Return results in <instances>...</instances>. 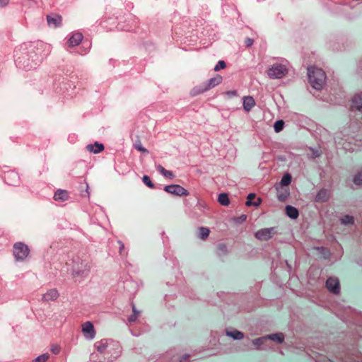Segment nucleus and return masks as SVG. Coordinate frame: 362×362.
I'll list each match as a JSON object with an SVG mask.
<instances>
[{
    "mask_svg": "<svg viewBox=\"0 0 362 362\" xmlns=\"http://www.w3.org/2000/svg\"><path fill=\"white\" fill-rule=\"evenodd\" d=\"M308 76L309 82L313 88L316 90L322 88L326 79L325 73L322 69L310 66L308 68Z\"/></svg>",
    "mask_w": 362,
    "mask_h": 362,
    "instance_id": "obj_1",
    "label": "nucleus"
},
{
    "mask_svg": "<svg viewBox=\"0 0 362 362\" xmlns=\"http://www.w3.org/2000/svg\"><path fill=\"white\" fill-rule=\"evenodd\" d=\"M222 77L221 76L217 74L216 76L211 78L209 81H207L205 83H203L201 86L199 87L194 88L192 90V94L193 95H196L200 93H202L204 92L207 91L208 90L216 86L217 85L220 84L222 82Z\"/></svg>",
    "mask_w": 362,
    "mask_h": 362,
    "instance_id": "obj_2",
    "label": "nucleus"
},
{
    "mask_svg": "<svg viewBox=\"0 0 362 362\" xmlns=\"http://www.w3.org/2000/svg\"><path fill=\"white\" fill-rule=\"evenodd\" d=\"M13 253L16 260H24L29 255V249L24 243H16L13 245Z\"/></svg>",
    "mask_w": 362,
    "mask_h": 362,
    "instance_id": "obj_3",
    "label": "nucleus"
},
{
    "mask_svg": "<svg viewBox=\"0 0 362 362\" xmlns=\"http://www.w3.org/2000/svg\"><path fill=\"white\" fill-rule=\"evenodd\" d=\"M287 73L285 66L279 64L272 65L267 71L268 76L271 78H281Z\"/></svg>",
    "mask_w": 362,
    "mask_h": 362,
    "instance_id": "obj_4",
    "label": "nucleus"
},
{
    "mask_svg": "<svg viewBox=\"0 0 362 362\" xmlns=\"http://www.w3.org/2000/svg\"><path fill=\"white\" fill-rule=\"evenodd\" d=\"M164 190L170 194L181 196H187L189 192L187 189L178 185H171L165 187Z\"/></svg>",
    "mask_w": 362,
    "mask_h": 362,
    "instance_id": "obj_5",
    "label": "nucleus"
},
{
    "mask_svg": "<svg viewBox=\"0 0 362 362\" xmlns=\"http://www.w3.org/2000/svg\"><path fill=\"white\" fill-rule=\"evenodd\" d=\"M276 233L274 228H264L255 233V237L260 240H267Z\"/></svg>",
    "mask_w": 362,
    "mask_h": 362,
    "instance_id": "obj_6",
    "label": "nucleus"
},
{
    "mask_svg": "<svg viewBox=\"0 0 362 362\" xmlns=\"http://www.w3.org/2000/svg\"><path fill=\"white\" fill-rule=\"evenodd\" d=\"M326 286L327 289L334 294L339 293V282L337 278L330 277L326 281Z\"/></svg>",
    "mask_w": 362,
    "mask_h": 362,
    "instance_id": "obj_7",
    "label": "nucleus"
},
{
    "mask_svg": "<svg viewBox=\"0 0 362 362\" xmlns=\"http://www.w3.org/2000/svg\"><path fill=\"white\" fill-rule=\"evenodd\" d=\"M47 23L49 27L56 28L62 23V17L56 13H52L47 16Z\"/></svg>",
    "mask_w": 362,
    "mask_h": 362,
    "instance_id": "obj_8",
    "label": "nucleus"
},
{
    "mask_svg": "<svg viewBox=\"0 0 362 362\" xmlns=\"http://www.w3.org/2000/svg\"><path fill=\"white\" fill-rule=\"evenodd\" d=\"M59 293L57 289H49L42 296V300L43 302H49L51 300H56L59 297Z\"/></svg>",
    "mask_w": 362,
    "mask_h": 362,
    "instance_id": "obj_9",
    "label": "nucleus"
},
{
    "mask_svg": "<svg viewBox=\"0 0 362 362\" xmlns=\"http://www.w3.org/2000/svg\"><path fill=\"white\" fill-rule=\"evenodd\" d=\"M90 266L87 263L81 262V265L73 267V272L77 275L84 276L90 271Z\"/></svg>",
    "mask_w": 362,
    "mask_h": 362,
    "instance_id": "obj_10",
    "label": "nucleus"
},
{
    "mask_svg": "<svg viewBox=\"0 0 362 362\" xmlns=\"http://www.w3.org/2000/svg\"><path fill=\"white\" fill-rule=\"evenodd\" d=\"M83 35L81 33H74L68 40L69 47H75L80 44L83 40Z\"/></svg>",
    "mask_w": 362,
    "mask_h": 362,
    "instance_id": "obj_11",
    "label": "nucleus"
},
{
    "mask_svg": "<svg viewBox=\"0 0 362 362\" xmlns=\"http://www.w3.org/2000/svg\"><path fill=\"white\" fill-rule=\"evenodd\" d=\"M86 150L93 153H98L104 150V146L103 144L95 142L94 144H88L86 147Z\"/></svg>",
    "mask_w": 362,
    "mask_h": 362,
    "instance_id": "obj_12",
    "label": "nucleus"
},
{
    "mask_svg": "<svg viewBox=\"0 0 362 362\" xmlns=\"http://www.w3.org/2000/svg\"><path fill=\"white\" fill-rule=\"evenodd\" d=\"M69 198V192L64 189H58L54 195V199L55 201L64 202L68 200Z\"/></svg>",
    "mask_w": 362,
    "mask_h": 362,
    "instance_id": "obj_13",
    "label": "nucleus"
},
{
    "mask_svg": "<svg viewBox=\"0 0 362 362\" xmlns=\"http://www.w3.org/2000/svg\"><path fill=\"white\" fill-rule=\"evenodd\" d=\"M351 109L362 111V94L356 95L352 99Z\"/></svg>",
    "mask_w": 362,
    "mask_h": 362,
    "instance_id": "obj_14",
    "label": "nucleus"
},
{
    "mask_svg": "<svg viewBox=\"0 0 362 362\" xmlns=\"http://www.w3.org/2000/svg\"><path fill=\"white\" fill-rule=\"evenodd\" d=\"M255 105V100L251 96H246L243 98V107L247 112L251 110V109Z\"/></svg>",
    "mask_w": 362,
    "mask_h": 362,
    "instance_id": "obj_15",
    "label": "nucleus"
},
{
    "mask_svg": "<svg viewBox=\"0 0 362 362\" xmlns=\"http://www.w3.org/2000/svg\"><path fill=\"white\" fill-rule=\"evenodd\" d=\"M82 331L84 334H89L90 338H93L95 335L94 327L90 322H85L82 326Z\"/></svg>",
    "mask_w": 362,
    "mask_h": 362,
    "instance_id": "obj_16",
    "label": "nucleus"
},
{
    "mask_svg": "<svg viewBox=\"0 0 362 362\" xmlns=\"http://www.w3.org/2000/svg\"><path fill=\"white\" fill-rule=\"evenodd\" d=\"M329 194L327 189H320L315 197V202H325L328 200Z\"/></svg>",
    "mask_w": 362,
    "mask_h": 362,
    "instance_id": "obj_17",
    "label": "nucleus"
},
{
    "mask_svg": "<svg viewBox=\"0 0 362 362\" xmlns=\"http://www.w3.org/2000/svg\"><path fill=\"white\" fill-rule=\"evenodd\" d=\"M277 197L279 200L284 202L287 197L289 196V190L288 188H284V187H281V189H278Z\"/></svg>",
    "mask_w": 362,
    "mask_h": 362,
    "instance_id": "obj_18",
    "label": "nucleus"
},
{
    "mask_svg": "<svg viewBox=\"0 0 362 362\" xmlns=\"http://www.w3.org/2000/svg\"><path fill=\"white\" fill-rule=\"evenodd\" d=\"M255 197H256V195L253 193L249 194L247 197V201H246L245 204L248 206H257L260 205L261 199L259 198H258L257 199V201L252 202V199H255Z\"/></svg>",
    "mask_w": 362,
    "mask_h": 362,
    "instance_id": "obj_19",
    "label": "nucleus"
},
{
    "mask_svg": "<svg viewBox=\"0 0 362 362\" xmlns=\"http://www.w3.org/2000/svg\"><path fill=\"white\" fill-rule=\"evenodd\" d=\"M286 214L291 218H296L299 214L298 209L292 206H287L286 207Z\"/></svg>",
    "mask_w": 362,
    "mask_h": 362,
    "instance_id": "obj_20",
    "label": "nucleus"
},
{
    "mask_svg": "<svg viewBox=\"0 0 362 362\" xmlns=\"http://www.w3.org/2000/svg\"><path fill=\"white\" fill-rule=\"evenodd\" d=\"M266 337H267V340L271 339L273 341H276L279 343L283 342V341L284 339V336L282 333L269 334V335L267 336Z\"/></svg>",
    "mask_w": 362,
    "mask_h": 362,
    "instance_id": "obj_21",
    "label": "nucleus"
},
{
    "mask_svg": "<svg viewBox=\"0 0 362 362\" xmlns=\"http://www.w3.org/2000/svg\"><path fill=\"white\" fill-rule=\"evenodd\" d=\"M157 170L163 175L165 176V177L167 178H169V179H172L174 177V175L173 173V172L170 171V170H165L162 165H158L157 166Z\"/></svg>",
    "mask_w": 362,
    "mask_h": 362,
    "instance_id": "obj_22",
    "label": "nucleus"
},
{
    "mask_svg": "<svg viewBox=\"0 0 362 362\" xmlns=\"http://www.w3.org/2000/svg\"><path fill=\"white\" fill-rule=\"evenodd\" d=\"M210 230L209 228L205 227H201L199 228V238L202 240H206L209 235Z\"/></svg>",
    "mask_w": 362,
    "mask_h": 362,
    "instance_id": "obj_23",
    "label": "nucleus"
},
{
    "mask_svg": "<svg viewBox=\"0 0 362 362\" xmlns=\"http://www.w3.org/2000/svg\"><path fill=\"white\" fill-rule=\"evenodd\" d=\"M218 202L223 206H228L230 203L229 198L227 194H220L218 198Z\"/></svg>",
    "mask_w": 362,
    "mask_h": 362,
    "instance_id": "obj_24",
    "label": "nucleus"
},
{
    "mask_svg": "<svg viewBox=\"0 0 362 362\" xmlns=\"http://www.w3.org/2000/svg\"><path fill=\"white\" fill-rule=\"evenodd\" d=\"M291 182V176L290 174H285L280 182L281 187H287Z\"/></svg>",
    "mask_w": 362,
    "mask_h": 362,
    "instance_id": "obj_25",
    "label": "nucleus"
},
{
    "mask_svg": "<svg viewBox=\"0 0 362 362\" xmlns=\"http://www.w3.org/2000/svg\"><path fill=\"white\" fill-rule=\"evenodd\" d=\"M227 335L233 337L234 339H241L244 337L243 333L238 330L227 332Z\"/></svg>",
    "mask_w": 362,
    "mask_h": 362,
    "instance_id": "obj_26",
    "label": "nucleus"
},
{
    "mask_svg": "<svg viewBox=\"0 0 362 362\" xmlns=\"http://www.w3.org/2000/svg\"><path fill=\"white\" fill-rule=\"evenodd\" d=\"M134 146L137 151L140 152L148 153L147 149L142 146L141 141L139 139L135 141Z\"/></svg>",
    "mask_w": 362,
    "mask_h": 362,
    "instance_id": "obj_27",
    "label": "nucleus"
},
{
    "mask_svg": "<svg viewBox=\"0 0 362 362\" xmlns=\"http://www.w3.org/2000/svg\"><path fill=\"white\" fill-rule=\"evenodd\" d=\"M284 126L283 120H278L274 123V128L276 132H280Z\"/></svg>",
    "mask_w": 362,
    "mask_h": 362,
    "instance_id": "obj_28",
    "label": "nucleus"
},
{
    "mask_svg": "<svg viewBox=\"0 0 362 362\" xmlns=\"http://www.w3.org/2000/svg\"><path fill=\"white\" fill-rule=\"evenodd\" d=\"M49 354L46 353V354H42V355L39 356L38 357H37L33 361V362H45L49 359Z\"/></svg>",
    "mask_w": 362,
    "mask_h": 362,
    "instance_id": "obj_29",
    "label": "nucleus"
},
{
    "mask_svg": "<svg viewBox=\"0 0 362 362\" xmlns=\"http://www.w3.org/2000/svg\"><path fill=\"white\" fill-rule=\"evenodd\" d=\"M341 223L343 224H352L354 223V217L346 215L344 216L341 219Z\"/></svg>",
    "mask_w": 362,
    "mask_h": 362,
    "instance_id": "obj_30",
    "label": "nucleus"
},
{
    "mask_svg": "<svg viewBox=\"0 0 362 362\" xmlns=\"http://www.w3.org/2000/svg\"><path fill=\"white\" fill-rule=\"evenodd\" d=\"M143 182L150 188H154V185L148 175H144L142 177Z\"/></svg>",
    "mask_w": 362,
    "mask_h": 362,
    "instance_id": "obj_31",
    "label": "nucleus"
},
{
    "mask_svg": "<svg viewBox=\"0 0 362 362\" xmlns=\"http://www.w3.org/2000/svg\"><path fill=\"white\" fill-rule=\"evenodd\" d=\"M265 341H267V337H259V338L255 339V340H253L252 343L255 346H259L263 344Z\"/></svg>",
    "mask_w": 362,
    "mask_h": 362,
    "instance_id": "obj_32",
    "label": "nucleus"
},
{
    "mask_svg": "<svg viewBox=\"0 0 362 362\" xmlns=\"http://www.w3.org/2000/svg\"><path fill=\"white\" fill-rule=\"evenodd\" d=\"M226 66V64L225 62L223 60H221L217 63V64L214 67V71H218L220 69H224Z\"/></svg>",
    "mask_w": 362,
    "mask_h": 362,
    "instance_id": "obj_33",
    "label": "nucleus"
},
{
    "mask_svg": "<svg viewBox=\"0 0 362 362\" xmlns=\"http://www.w3.org/2000/svg\"><path fill=\"white\" fill-rule=\"evenodd\" d=\"M354 182L356 185L362 184V171L360 172L358 175H356L354 179Z\"/></svg>",
    "mask_w": 362,
    "mask_h": 362,
    "instance_id": "obj_34",
    "label": "nucleus"
},
{
    "mask_svg": "<svg viewBox=\"0 0 362 362\" xmlns=\"http://www.w3.org/2000/svg\"><path fill=\"white\" fill-rule=\"evenodd\" d=\"M60 351V347L58 345H52L51 347V351L54 354H58Z\"/></svg>",
    "mask_w": 362,
    "mask_h": 362,
    "instance_id": "obj_35",
    "label": "nucleus"
},
{
    "mask_svg": "<svg viewBox=\"0 0 362 362\" xmlns=\"http://www.w3.org/2000/svg\"><path fill=\"white\" fill-rule=\"evenodd\" d=\"M106 348H107V345L104 343H101L100 345H98L97 346L98 351L100 353H103L105 351V350L106 349Z\"/></svg>",
    "mask_w": 362,
    "mask_h": 362,
    "instance_id": "obj_36",
    "label": "nucleus"
},
{
    "mask_svg": "<svg viewBox=\"0 0 362 362\" xmlns=\"http://www.w3.org/2000/svg\"><path fill=\"white\" fill-rule=\"evenodd\" d=\"M226 95H228L229 98H232L237 95V91L236 90L226 91Z\"/></svg>",
    "mask_w": 362,
    "mask_h": 362,
    "instance_id": "obj_37",
    "label": "nucleus"
},
{
    "mask_svg": "<svg viewBox=\"0 0 362 362\" xmlns=\"http://www.w3.org/2000/svg\"><path fill=\"white\" fill-rule=\"evenodd\" d=\"M133 312H134V315L130 316V317L129 318V321H134L136 318V308H135V306L133 305Z\"/></svg>",
    "mask_w": 362,
    "mask_h": 362,
    "instance_id": "obj_38",
    "label": "nucleus"
},
{
    "mask_svg": "<svg viewBox=\"0 0 362 362\" xmlns=\"http://www.w3.org/2000/svg\"><path fill=\"white\" fill-rule=\"evenodd\" d=\"M245 43L247 47H250L253 44V40L251 38H247L245 41Z\"/></svg>",
    "mask_w": 362,
    "mask_h": 362,
    "instance_id": "obj_39",
    "label": "nucleus"
},
{
    "mask_svg": "<svg viewBox=\"0 0 362 362\" xmlns=\"http://www.w3.org/2000/svg\"><path fill=\"white\" fill-rule=\"evenodd\" d=\"M8 4V0H0V6H5Z\"/></svg>",
    "mask_w": 362,
    "mask_h": 362,
    "instance_id": "obj_40",
    "label": "nucleus"
},
{
    "mask_svg": "<svg viewBox=\"0 0 362 362\" xmlns=\"http://www.w3.org/2000/svg\"><path fill=\"white\" fill-rule=\"evenodd\" d=\"M218 249H219L220 250H221V251H223V252H224V251L226 250V245H223V244H220V245H218Z\"/></svg>",
    "mask_w": 362,
    "mask_h": 362,
    "instance_id": "obj_41",
    "label": "nucleus"
},
{
    "mask_svg": "<svg viewBox=\"0 0 362 362\" xmlns=\"http://www.w3.org/2000/svg\"><path fill=\"white\" fill-rule=\"evenodd\" d=\"M124 247V245L122 244L121 245V248H120V250Z\"/></svg>",
    "mask_w": 362,
    "mask_h": 362,
    "instance_id": "obj_42",
    "label": "nucleus"
},
{
    "mask_svg": "<svg viewBox=\"0 0 362 362\" xmlns=\"http://www.w3.org/2000/svg\"><path fill=\"white\" fill-rule=\"evenodd\" d=\"M242 217H243V220L246 218V216H243Z\"/></svg>",
    "mask_w": 362,
    "mask_h": 362,
    "instance_id": "obj_43",
    "label": "nucleus"
}]
</instances>
